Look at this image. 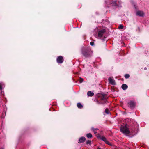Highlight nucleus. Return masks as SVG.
Here are the masks:
<instances>
[{"instance_id": "nucleus-1", "label": "nucleus", "mask_w": 149, "mask_h": 149, "mask_svg": "<svg viewBox=\"0 0 149 149\" xmlns=\"http://www.w3.org/2000/svg\"><path fill=\"white\" fill-rule=\"evenodd\" d=\"M121 132L124 134L128 135L130 132L128 125L126 124L122 125L120 127Z\"/></svg>"}, {"instance_id": "nucleus-2", "label": "nucleus", "mask_w": 149, "mask_h": 149, "mask_svg": "<svg viewBox=\"0 0 149 149\" xmlns=\"http://www.w3.org/2000/svg\"><path fill=\"white\" fill-rule=\"evenodd\" d=\"M82 53L83 55L86 58L89 57L92 55L91 52L88 49H83Z\"/></svg>"}, {"instance_id": "nucleus-3", "label": "nucleus", "mask_w": 149, "mask_h": 149, "mask_svg": "<svg viewBox=\"0 0 149 149\" xmlns=\"http://www.w3.org/2000/svg\"><path fill=\"white\" fill-rule=\"evenodd\" d=\"M106 30L104 29L100 31L98 33V38L101 39V38L103 36V35L105 32Z\"/></svg>"}, {"instance_id": "nucleus-4", "label": "nucleus", "mask_w": 149, "mask_h": 149, "mask_svg": "<svg viewBox=\"0 0 149 149\" xmlns=\"http://www.w3.org/2000/svg\"><path fill=\"white\" fill-rule=\"evenodd\" d=\"M128 106L131 109H133L135 106V103L134 102L130 101L128 104Z\"/></svg>"}, {"instance_id": "nucleus-5", "label": "nucleus", "mask_w": 149, "mask_h": 149, "mask_svg": "<svg viewBox=\"0 0 149 149\" xmlns=\"http://www.w3.org/2000/svg\"><path fill=\"white\" fill-rule=\"evenodd\" d=\"M108 80L109 83L111 84L112 85H115L116 84L115 81L113 78L109 77L108 78Z\"/></svg>"}, {"instance_id": "nucleus-6", "label": "nucleus", "mask_w": 149, "mask_h": 149, "mask_svg": "<svg viewBox=\"0 0 149 149\" xmlns=\"http://www.w3.org/2000/svg\"><path fill=\"white\" fill-rule=\"evenodd\" d=\"M63 58L62 56H60L57 58V61L59 63H61L63 61Z\"/></svg>"}, {"instance_id": "nucleus-7", "label": "nucleus", "mask_w": 149, "mask_h": 149, "mask_svg": "<svg viewBox=\"0 0 149 149\" xmlns=\"http://www.w3.org/2000/svg\"><path fill=\"white\" fill-rule=\"evenodd\" d=\"M136 15L139 16H143L144 15V13L141 11H138L136 13Z\"/></svg>"}, {"instance_id": "nucleus-8", "label": "nucleus", "mask_w": 149, "mask_h": 149, "mask_svg": "<svg viewBox=\"0 0 149 149\" xmlns=\"http://www.w3.org/2000/svg\"><path fill=\"white\" fill-rule=\"evenodd\" d=\"M107 102L106 99L103 97L101 100L100 102H99L98 101H97L98 104H104L105 103Z\"/></svg>"}, {"instance_id": "nucleus-9", "label": "nucleus", "mask_w": 149, "mask_h": 149, "mask_svg": "<svg viewBox=\"0 0 149 149\" xmlns=\"http://www.w3.org/2000/svg\"><path fill=\"white\" fill-rule=\"evenodd\" d=\"M86 139L84 137H81L80 138L79 140V142L80 143H82L84 142L86 140Z\"/></svg>"}, {"instance_id": "nucleus-10", "label": "nucleus", "mask_w": 149, "mask_h": 149, "mask_svg": "<svg viewBox=\"0 0 149 149\" xmlns=\"http://www.w3.org/2000/svg\"><path fill=\"white\" fill-rule=\"evenodd\" d=\"M123 90H125L128 88V86L125 84H123L121 86Z\"/></svg>"}, {"instance_id": "nucleus-11", "label": "nucleus", "mask_w": 149, "mask_h": 149, "mask_svg": "<svg viewBox=\"0 0 149 149\" xmlns=\"http://www.w3.org/2000/svg\"><path fill=\"white\" fill-rule=\"evenodd\" d=\"M87 94L88 96L92 97L93 96L94 94L93 92L91 91H89L87 92Z\"/></svg>"}, {"instance_id": "nucleus-12", "label": "nucleus", "mask_w": 149, "mask_h": 149, "mask_svg": "<svg viewBox=\"0 0 149 149\" xmlns=\"http://www.w3.org/2000/svg\"><path fill=\"white\" fill-rule=\"evenodd\" d=\"M91 130L93 131L95 134H97V130H98L97 128H94L93 127H92L91 128Z\"/></svg>"}, {"instance_id": "nucleus-13", "label": "nucleus", "mask_w": 149, "mask_h": 149, "mask_svg": "<svg viewBox=\"0 0 149 149\" xmlns=\"http://www.w3.org/2000/svg\"><path fill=\"white\" fill-rule=\"evenodd\" d=\"M5 86L3 82H1L0 83V90H1Z\"/></svg>"}, {"instance_id": "nucleus-14", "label": "nucleus", "mask_w": 149, "mask_h": 149, "mask_svg": "<svg viewBox=\"0 0 149 149\" xmlns=\"http://www.w3.org/2000/svg\"><path fill=\"white\" fill-rule=\"evenodd\" d=\"M97 137L100 138L101 139H102V140L104 142H105L107 141L106 140V139L104 137H103V136L100 137V136L98 137V136H97Z\"/></svg>"}, {"instance_id": "nucleus-15", "label": "nucleus", "mask_w": 149, "mask_h": 149, "mask_svg": "<svg viewBox=\"0 0 149 149\" xmlns=\"http://www.w3.org/2000/svg\"><path fill=\"white\" fill-rule=\"evenodd\" d=\"M77 106L79 108L81 109L83 107V105L81 103H78L77 104Z\"/></svg>"}, {"instance_id": "nucleus-16", "label": "nucleus", "mask_w": 149, "mask_h": 149, "mask_svg": "<svg viewBox=\"0 0 149 149\" xmlns=\"http://www.w3.org/2000/svg\"><path fill=\"white\" fill-rule=\"evenodd\" d=\"M86 136L88 138H91L92 137V135L91 134L89 133L86 134Z\"/></svg>"}, {"instance_id": "nucleus-17", "label": "nucleus", "mask_w": 149, "mask_h": 149, "mask_svg": "<svg viewBox=\"0 0 149 149\" xmlns=\"http://www.w3.org/2000/svg\"><path fill=\"white\" fill-rule=\"evenodd\" d=\"M113 5L114 6H118L116 4V1H113L112 3Z\"/></svg>"}, {"instance_id": "nucleus-18", "label": "nucleus", "mask_w": 149, "mask_h": 149, "mask_svg": "<svg viewBox=\"0 0 149 149\" xmlns=\"http://www.w3.org/2000/svg\"><path fill=\"white\" fill-rule=\"evenodd\" d=\"M105 113L107 114H109L110 113L109 111L107 109H105Z\"/></svg>"}, {"instance_id": "nucleus-19", "label": "nucleus", "mask_w": 149, "mask_h": 149, "mask_svg": "<svg viewBox=\"0 0 149 149\" xmlns=\"http://www.w3.org/2000/svg\"><path fill=\"white\" fill-rule=\"evenodd\" d=\"M125 77L126 79L130 77V75L128 74H126L125 75Z\"/></svg>"}, {"instance_id": "nucleus-20", "label": "nucleus", "mask_w": 149, "mask_h": 149, "mask_svg": "<svg viewBox=\"0 0 149 149\" xmlns=\"http://www.w3.org/2000/svg\"><path fill=\"white\" fill-rule=\"evenodd\" d=\"M123 28V26L122 25H120L118 26V28L119 29H122Z\"/></svg>"}, {"instance_id": "nucleus-21", "label": "nucleus", "mask_w": 149, "mask_h": 149, "mask_svg": "<svg viewBox=\"0 0 149 149\" xmlns=\"http://www.w3.org/2000/svg\"><path fill=\"white\" fill-rule=\"evenodd\" d=\"M91 141L89 140H88L86 141V144H90L91 143Z\"/></svg>"}, {"instance_id": "nucleus-22", "label": "nucleus", "mask_w": 149, "mask_h": 149, "mask_svg": "<svg viewBox=\"0 0 149 149\" xmlns=\"http://www.w3.org/2000/svg\"><path fill=\"white\" fill-rule=\"evenodd\" d=\"M83 81V79L81 78H80V79H79V82L80 83H81Z\"/></svg>"}, {"instance_id": "nucleus-23", "label": "nucleus", "mask_w": 149, "mask_h": 149, "mask_svg": "<svg viewBox=\"0 0 149 149\" xmlns=\"http://www.w3.org/2000/svg\"><path fill=\"white\" fill-rule=\"evenodd\" d=\"M90 44L92 46H93V45L94 44V43L93 42H90Z\"/></svg>"}, {"instance_id": "nucleus-24", "label": "nucleus", "mask_w": 149, "mask_h": 149, "mask_svg": "<svg viewBox=\"0 0 149 149\" xmlns=\"http://www.w3.org/2000/svg\"><path fill=\"white\" fill-rule=\"evenodd\" d=\"M105 142L107 144H109V142L107 141Z\"/></svg>"}, {"instance_id": "nucleus-25", "label": "nucleus", "mask_w": 149, "mask_h": 149, "mask_svg": "<svg viewBox=\"0 0 149 149\" xmlns=\"http://www.w3.org/2000/svg\"><path fill=\"white\" fill-rule=\"evenodd\" d=\"M144 69L145 70H147V68L145 67V68H144Z\"/></svg>"}, {"instance_id": "nucleus-26", "label": "nucleus", "mask_w": 149, "mask_h": 149, "mask_svg": "<svg viewBox=\"0 0 149 149\" xmlns=\"http://www.w3.org/2000/svg\"><path fill=\"white\" fill-rule=\"evenodd\" d=\"M101 149V148H98V149Z\"/></svg>"}]
</instances>
